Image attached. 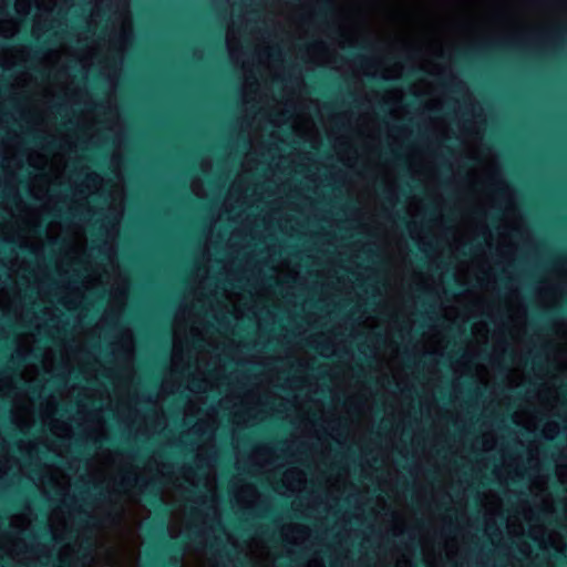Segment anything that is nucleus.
<instances>
[{"mask_svg": "<svg viewBox=\"0 0 567 567\" xmlns=\"http://www.w3.org/2000/svg\"><path fill=\"white\" fill-rule=\"evenodd\" d=\"M113 195L116 199H118L120 206H122L124 193L121 185L115 186Z\"/></svg>", "mask_w": 567, "mask_h": 567, "instance_id": "4be33fe9", "label": "nucleus"}, {"mask_svg": "<svg viewBox=\"0 0 567 567\" xmlns=\"http://www.w3.org/2000/svg\"><path fill=\"white\" fill-rule=\"evenodd\" d=\"M290 530L296 532L298 534L297 540H302L303 538H306L308 534L307 528L300 525L288 526L287 528H285V535L288 536V533Z\"/></svg>", "mask_w": 567, "mask_h": 567, "instance_id": "4468645a", "label": "nucleus"}, {"mask_svg": "<svg viewBox=\"0 0 567 567\" xmlns=\"http://www.w3.org/2000/svg\"><path fill=\"white\" fill-rule=\"evenodd\" d=\"M532 537L537 539L545 548H553L558 553L565 549V543L560 534L556 532H540L536 528L530 530Z\"/></svg>", "mask_w": 567, "mask_h": 567, "instance_id": "f257e3e1", "label": "nucleus"}, {"mask_svg": "<svg viewBox=\"0 0 567 567\" xmlns=\"http://www.w3.org/2000/svg\"><path fill=\"white\" fill-rule=\"evenodd\" d=\"M556 474L561 483H567V454L558 460L556 465Z\"/></svg>", "mask_w": 567, "mask_h": 567, "instance_id": "9d476101", "label": "nucleus"}, {"mask_svg": "<svg viewBox=\"0 0 567 567\" xmlns=\"http://www.w3.org/2000/svg\"><path fill=\"white\" fill-rule=\"evenodd\" d=\"M28 162L31 166L42 168L44 166V159L40 156V154L32 152L28 156Z\"/></svg>", "mask_w": 567, "mask_h": 567, "instance_id": "2eb2a0df", "label": "nucleus"}, {"mask_svg": "<svg viewBox=\"0 0 567 567\" xmlns=\"http://www.w3.org/2000/svg\"><path fill=\"white\" fill-rule=\"evenodd\" d=\"M137 553L135 547H130L124 553V565L122 567H135Z\"/></svg>", "mask_w": 567, "mask_h": 567, "instance_id": "f8f14e48", "label": "nucleus"}, {"mask_svg": "<svg viewBox=\"0 0 567 567\" xmlns=\"http://www.w3.org/2000/svg\"><path fill=\"white\" fill-rule=\"evenodd\" d=\"M473 333H474L475 336H478V334H481V333L485 336V334L487 333V327H486V324H484V323H482V322H480V323H475V324L473 326Z\"/></svg>", "mask_w": 567, "mask_h": 567, "instance_id": "aec40b11", "label": "nucleus"}, {"mask_svg": "<svg viewBox=\"0 0 567 567\" xmlns=\"http://www.w3.org/2000/svg\"><path fill=\"white\" fill-rule=\"evenodd\" d=\"M50 430L52 433L60 437H69L71 435V426L68 423L53 421L50 424Z\"/></svg>", "mask_w": 567, "mask_h": 567, "instance_id": "1a4fd4ad", "label": "nucleus"}, {"mask_svg": "<svg viewBox=\"0 0 567 567\" xmlns=\"http://www.w3.org/2000/svg\"><path fill=\"white\" fill-rule=\"evenodd\" d=\"M35 7L41 11H53L55 7H58L59 1L58 0H33ZM31 8V0H17L16 1V11L21 14L25 16L29 13Z\"/></svg>", "mask_w": 567, "mask_h": 567, "instance_id": "20e7f679", "label": "nucleus"}, {"mask_svg": "<svg viewBox=\"0 0 567 567\" xmlns=\"http://www.w3.org/2000/svg\"><path fill=\"white\" fill-rule=\"evenodd\" d=\"M12 419L13 422L20 427V429H27L31 426L32 424V410L30 404H27L24 406H20L18 403L14 404L13 411H12Z\"/></svg>", "mask_w": 567, "mask_h": 567, "instance_id": "39448f33", "label": "nucleus"}, {"mask_svg": "<svg viewBox=\"0 0 567 567\" xmlns=\"http://www.w3.org/2000/svg\"><path fill=\"white\" fill-rule=\"evenodd\" d=\"M226 43H227V48H228L230 56L234 58L237 43H236L233 32L230 30L227 31Z\"/></svg>", "mask_w": 567, "mask_h": 567, "instance_id": "dca6fc26", "label": "nucleus"}, {"mask_svg": "<svg viewBox=\"0 0 567 567\" xmlns=\"http://www.w3.org/2000/svg\"><path fill=\"white\" fill-rule=\"evenodd\" d=\"M192 190L198 197H202L204 195L203 184L199 179H195L192 182Z\"/></svg>", "mask_w": 567, "mask_h": 567, "instance_id": "6ab92c4d", "label": "nucleus"}, {"mask_svg": "<svg viewBox=\"0 0 567 567\" xmlns=\"http://www.w3.org/2000/svg\"><path fill=\"white\" fill-rule=\"evenodd\" d=\"M25 339L28 341V344H30L32 342V338L31 337H27Z\"/></svg>", "mask_w": 567, "mask_h": 567, "instance_id": "c85d7f7f", "label": "nucleus"}, {"mask_svg": "<svg viewBox=\"0 0 567 567\" xmlns=\"http://www.w3.org/2000/svg\"><path fill=\"white\" fill-rule=\"evenodd\" d=\"M55 484L59 488H62V489H64V487L66 486V482H65L64 477H58Z\"/></svg>", "mask_w": 567, "mask_h": 567, "instance_id": "393cba45", "label": "nucleus"}, {"mask_svg": "<svg viewBox=\"0 0 567 567\" xmlns=\"http://www.w3.org/2000/svg\"><path fill=\"white\" fill-rule=\"evenodd\" d=\"M85 188L89 194L100 190L103 187V179L97 174H86L85 175Z\"/></svg>", "mask_w": 567, "mask_h": 567, "instance_id": "6e6552de", "label": "nucleus"}, {"mask_svg": "<svg viewBox=\"0 0 567 567\" xmlns=\"http://www.w3.org/2000/svg\"><path fill=\"white\" fill-rule=\"evenodd\" d=\"M10 460L6 454L0 455V477L9 470Z\"/></svg>", "mask_w": 567, "mask_h": 567, "instance_id": "a211bd4d", "label": "nucleus"}, {"mask_svg": "<svg viewBox=\"0 0 567 567\" xmlns=\"http://www.w3.org/2000/svg\"><path fill=\"white\" fill-rule=\"evenodd\" d=\"M308 567H323V564L319 560L310 561Z\"/></svg>", "mask_w": 567, "mask_h": 567, "instance_id": "a878e982", "label": "nucleus"}, {"mask_svg": "<svg viewBox=\"0 0 567 567\" xmlns=\"http://www.w3.org/2000/svg\"><path fill=\"white\" fill-rule=\"evenodd\" d=\"M183 313H177L174 319L173 324V352H172V365L174 369H177L178 361L182 355V329L183 322L182 317Z\"/></svg>", "mask_w": 567, "mask_h": 567, "instance_id": "f03ea898", "label": "nucleus"}, {"mask_svg": "<svg viewBox=\"0 0 567 567\" xmlns=\"http://www.w3.org/2000/svg\"><path fill=\"white\" fill-rule=\"evenodd\" d=\"M498 506H499V503H498V501L496 499V502H495V507H498Z\"/></svg>", "mask_w": 567, "mask_h": 567, "instance_id": "c756f323", "label": "nucleus"}, {"mask_svg": "<svg viewBox=\"0 0 567 567\" xmlns=\"http://www.w3.org/2000/svg\"><path fill=\"white\" fill-rule=\"evenodd\" d=\"M513 417L516 424L524 426L530 432L535 431L537 427L535 420L532 416L525 415L522 411L515 412Z\"/></svg>", "mask_w": 567, "mask_h": 567, "instance_id": "0eeeda50", "label": "nucleus"}, {"mask_svg": "<svg viewBox=\"0 0 567 567\" xmlns=\"http://www.w3.org/2000/svg\"><path fill=\"white\" fill-rule=\"evenodd\" d=\"M507 528L511 534L518 535L523 532V527L518 526L517 528L514 526L513 517L508 518Z\"/></svg>", "mask_w": 567, "mask_h": 567, "instance_id": "412c9836", "label": "nucleus"}, {"mask_svg": "<svg viewBox=\"0 0 567 567\" xmlns=\"http://www.w3.org/2000/svg\"><path fill=\"white\" fill-rule=\"evenodd\" d=\"M19 31V23L14 19L0 21V33L6 38L13 37Z\"/></svg>", "mask_w": 567, "mask_h": 567, "instance_id": "423d86ee", "label": "nucleus"}, {"mask_svg": "<svg viewBox=\"0 0 567 567\" xmlns=\"http://www.w3.org/2000/svg\"><path fill=\"white\" fill-rule=\"evenodd\" d=\"M10 524L13 528L25 529L30 525V519L24 514L13 515Z\"/></svg>", "mask_w": 567, "mask_h": 567, "instance_id": "9b49d317", "label": "nucleus"}, {"mask_svg": "<svg viewBox=\"0 0 567 567\" xmlns=\"http://www.w3.org/2000/svg\"><path fill=\"white\" fill-rule=\"evenodd\" d=\"M559 432V426L555 422H548L543 427V434L546 439H554Z\"/></svg>", "mask_w": 567, "mask_h": 567, "instance_id": "ddd939ff", "label": "nucleus"}, {"mask_svg": "<svg viewBox=\"0 0 567 567\" xmlns=\"http://www.w3.org/2000/svg\"><path fill=\"white\" fill-rule=\"evenodd\" d=\"M556 333L564 341V346L567 348V322L558 323Z\"/></svg>", "mask_w": 567, "mask_h": 567, "instance_id": "f3484780", "label": "nucleus"}, {"mask_svg": "<svg viewBox=\"0 0 567 567\" xmlns=\"http://www.w3.org/2000/svg\"><path fill=\"white\" fill-rule=\"evenodd\" d=\"M282 484L287 492L301 491L306 484L305 473L298 468H289L282 475Z\"/></svg>", "mask_w": 567, "mask_h": 567, "instance_id": "7ed1b4c3", "label": "nucleus"}, {"mask_svg": "<svg viewBox=\"0 0 567 567\" xmlns=\"http://www.w3.org/2000/svg\"><path fill=\"white\" fill-rule=\"evenodd\" d=\"M190 412H192V406L189 405V406H187L186 412H185L186 416H188L190 414Z\"/></svg>", "mask_w": 567, "mask_h": 567, "instance_id": "bb28decb", "label": "nucleus"}, {"mask_svg": "<svg viewBox=\"0 0 567 567\" xmlns=\"http://www.w3.org/2000/svg\"><path fill=\"white\" fill-rule=\"evenodd\" d=\"M210 388H212V385H210V384H209V385H208V384H206V385L203 388V391H207V390H208V389H210Z\"/></svg>", "mask_w": 567, "mask_h": 567, "instance_id": "cd10ccee", "label": "nucleus"}, {"mask_svg": "<svg viewBox=\"0 0 567 567\" xmlns=\"http://www.w3.org/2000/svg\"><path fill=\"white\" fill-rule=\"evenodd\" d=\"M56 517H58V513L55 511L52 512L50 517H49V524H50V527H51V529H52V532L54 534L56 533V526H55Z\"/></svg>", "mask_w": 567, "mask_h": 567, "instance_id": "5701e85b", "label": "nucleus"}, {"mask_svg": "<svg viewBox=\"0 0 567 567\" xmlns=\"http://www.w3.org/2000/svg\"><path fill=\"white\" fill-rule=\"evenodd\" d=\"M546 485V482L544 480H539L533 483V488H539L543 489Z\"/></svg>", "mask_w": 567, "mask_h": 567, "instance_id": "b1692460", "label": "nucleus"}]
</instances>
